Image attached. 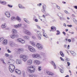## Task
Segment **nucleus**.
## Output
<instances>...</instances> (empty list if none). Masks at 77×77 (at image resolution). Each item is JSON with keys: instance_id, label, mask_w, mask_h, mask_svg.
Here are the masks:
<instances>
[{"instance_id": "16", "label": "nucleus", "mask_w": 77, "mask_h": 77, "mask_svg": "<svg viewBox=\"0 0 77 77\" xmlns=\"http://www.w3.org/2000/svg\"><path fill=\"white\" fill-rule=\"evenodd\" d=\"M32 63V60H29L27 61V65H31Z\"/></svg>"}, {"instance_id": "39", "label": "nucleus", "mask_w": 77, "mask_h": 77, "mask_svg": "<svg viewBox=\"0 0 77 77\" xmlns=\"http://www.w3.org/2000/svg\"><path fill=\"white\" fill-rule=\"evenodd\" d=\"M41 67L39 66L38 67V70L40 71L41 70Z\"/></svg>"}, {"instance_id": "64", "label": "nucleus", "mask_w": 77, "mask_h": 77, "mask_svg": "<svg viewBox=\"0 0 77 77\" xmlns=\"http://www.w3.org/2000/svg\"><path fill=\"white\" fill-rule=\"evenodd\" d=\"M37 5L38 6H41L42 4H41V3H39V4H38Z\"/></svg>"}, {"instance_id": "38", "label": "nucleus", "mask_w": 77, "mask_h": 77, "mask_svg": "<svg viewBox=\"0 0 77 77\" xmlns=\"http://www.w3.org/2000/svg\"><path fill=\"white\" fill-rule=\"evenodd\" d=\"M57 35H60V31L59 30H57Z\"/></svg>"}, {"instance_id": "47", "label": "nucleus", "mask_w": 77, "mask_h": 77, "mask_svg": "<svg viewBox=\"0 0 77 77\" xmlns=\"http://www.w3.org/2000/svg\"><path fill=\"white\" fill-rule=\"evenodd\" d=\"M60 59H61V60H62V61H63V62H64V61H65V60H64V59L62 58V57H60Z\"/></svg>"}, {"instance_id": "6", "label": "nucleus", "mask_w": 77, "mask_h": 77, "mask_svg": "<svg viewBox=\"0 0 77 77\" xmlns=\"http://www.w3.org/2000/svg\"><path fill=\"white\" fill-rule=\"evenodd\" d=\"M20 57L21 58H23V60L24 61V62H26L27 60V58L26 57V56L23 55H21L20 56Z\"/></svg>"}, {"instance_id": "19", "label": "nucleus", "mask_w": 77, "mask_h": 77, "mask_svg": "<svg viewBox=\"0 0 77 77\" xmlns=\"http://www.w3.org/2000/svg\"><path fill=\"white\" fill-rule=\"evenodd\" d=\"M51 63L54 66V69H56V66L54 63L53 61H51Z\"/></svg>"}, {"instance_id": "27", "label": "nucleus", "mask_w": 77, "mask_h": 77, "mask_svg": "<svg viewBox=\"0 0 77 77\" xmlns=\"http://www.w3.org/2000/svg\"><path fill=\"white\" fill-rule=\"evenodd\" d=\"M3 62V64L4 65H6V63L5 62V61H4V60H3L2 58H1L0 59Z\"/></svg>"}, {"instance_id": "55", "label": "nucleus", "mask_w": 77, "mask_h": 77, "mask_svg": "<svg viewBox=\"0 0 77 77\" xmlns=\"http://www.w3.org/2000/svg\"><path fill=\"white\" fill-rule=\"evenodd\" d=\"M74 8H75V9H77V6H73Z\"/></svg>"}, {"instance_id": "25", "label": "nucleus", "mask_w": 77, "mask_h": 77, "mask_svg": "<svg viewBox=\"0 0 77 77\" xmlns=\"http://www.w3.org/2000/svg\"><path fill=\"white\" fill-rule=\"evenodd\" d=\"M51 30H56V28L54 26H52L51 28Z\"/></svg>"}, {"instance_id": "17", "label": "nucleus", "mask_w": 77, "mask_h": 77, "mask_svg": "<svg viewBox=\"0 0 77 77\" xmlns=\"http://www.w3.org/2000/svg\"><path fill=\"white\" fill-rule=\"evenodd\" d=\"M70 53L73 56H75L76 55V53L73 51H71Z\"/></svg>"}, {"instance_id": "29", "label": "nucleus", "mask_w": 77, "mask_h": 77, "mask_svg": "<svg viewBox=\"0 0 77 77\" xmlns=\"http://www.w3.org/2000/svg\"><path fill=\"white\" fill-rule=\"evenodd\" d=\"M29 77H36V75H29Z\"/></svg>"}, {"instance_id": "12", "label": "nucleus", "mask_w": 77, "mask_h": 77, "mask_svg": "<svg viewBox=\"0 0 77 77\" xmlns=\"http://www.w3.org/2000/svg\"><path fill=\"white\" fill-rule=\"evenodd\" d=\"M21 26H22L21 24H19L17 25H14V27L15 28H19L20 27H21Z\"/></svg>"}, {"instance_id": "13", "label": "nucleus", "mask_w": 77, "mask_h": 77, "mask_svg": "<svg viewBox=\"0 0 77 77\" xmlns=\"http://www.w3.org/2000/svg\"><path fill=\"white\" fill-rule=\"evenodd\" d=\"M34 62L36 65H39L40 64V62L38 60H35Z\"/></svg>"}, {"instance_id": "45", "label": "nucleus", "mask_w": 77, "mask_h": 77, "mask_svg": "<svg viewBox=\"0 0 77 77\" xmlns=\"http://www.w3.org/2000/svg\"><path fill=\"white\" fill-rule=\"evenodd\" d=\"M60 17V20H63L64 19V18H63V17Z\"/></svg>"}, {"instance_id": "37", "label": "nucleus", "mask_w": 77, "mask_h": 77, "mask_svg": "<svg viewBox=\"0 0 77 77\" xmlns=\"http://www.w3.org/2000/svg\"><path fill=\"white\" fill-rule=\"evenodd\" d=\"M43 7L44 10H45L46 9V5H43Z\"/></svg>"}, {"instance_id": "51", "label": "nucleus", "mask_w": 77, "mask_h": 77, "mask_svg": "<svg viewBox=\"0 0 77 77\" xmlns=\"http://www.w3.org/2000/svg\"><path fill=\"white\" fill-rule=\"evenodd\" d=\"M23 49H22V48L18 49V51H23Z\"/></svg>"}, {"instance_id": "32", "label": "nucleus", "mask_w": 77, "mask_h": 77, "mask_svg": "<svg viewBox=\"0 0 77 77\" xmlns=\"http://www.w3.org/2000/svg\"><path fill=\"white\" fill-rule=\"evenodd\" d=\"M43 36H45V38H46V36H47V34H46L45 33L43 32Z\"/></svg>"}, {"instance_id": "33", "label": "nucleus", "mask_w": 77, "mask_h": 77, "mask_svg": "<svg viewBox=\"0 0 77 77\" xmlns=\"http://www.w3.org/2000/svg\"><path fill=\"white\" fill-rule=\"evenodd\" d=\"M10 45L11 46V47H14V44H13V43L12 42H10Z\"/></svg>"}, {"instance_id": "2", "label": "nucleus", "mask_w": 77, "mask_h": 77, "mask_svg": "<svg viewBox=\"0 0 77 77\" xmlns=\"http://www.w3.org/2000/svg\"><path fill=\"white\" fill-rule=\"evenodd\" d=\"M35 68H34V66H31L29 67L28 69V71L30 73H32L35 72Z\"/></svg>"}, {"instance_id": "23", "label": "nucleus", "mask_w": 77, "mask_h": 77, "mask_svg": "<svg viewBox=\"0 0 77 77\" xmlns=\"http://www.w3.org/2000/svg\"><path fill=\"white\" fill-rule=\"evenodd\" d=\"M23 37L25 38V39H27V40L29 39V37L28 36H24Z\"/></svg>"}, {"instance_id": "9", "label": "nucleus", "mask_w": 77, "mask_h": 77, "mask_svg": "<svg viewBox=\"0 0 77 77\" xmlns=\"http://www.w3.org/2000/svg\"><path fill=\"white\" fill-rule=\"evenodd\" d=\"M24 32L25 34H26L28 35H30V34H31L30 32L26 29L24 30Z\"/></svg>"}, {"instance_id": "28", "label": "nucleus", "mask_w": 77, "mask_h": 77, "mask_svg": "<svg viewBox=\"0 0 77 77\" xmlns=\"http://www.w3.org/2000/svg\"><path fill=\"white\" fill-rule=\"evenodd\" d=\"M73 21L74 23H75V24H77V21L75 19H73Z\"/></svg>"}, {"instance_id": "56", "label": "nucleus", "mask_w": 77, "mask_h": 77, "mask_svg": "<svg viewBox=\"0 0 77 77\" xmlns=\"http://www.w3.org/2000/svg\"><path fill=\"white\" fill-rule=\"evenodd\" d=\"M67 63L68 64V66H69L70 65V63L69 62H67Z\"/></svg>"}, {"instance_id": "15", "label": "nucleus", "mask_w": 77, "mask_h": 77, "mask_svg": "<svg viewBox=\"0 0 77 77\" xmlns=\"http://www.w3.org/2000/svg\"><path fill=\"white\" fill-rule=\"evenodd\" d=\"M46 72L48 75H54L53 73L48 71H46Z\"/></svg>"}, {"instance_id": "5", "label": "nucleus", "mask_w": 77, "mask_h": 77, "mask_svg": "<svg viewBox=\"0 0 77 77\" xmlns=\"http://www.w3.org/2000/svg\"><path fill=\"white\" fill-rule=\"evenodd\" d=\"M28 48L31 52H35V49L33 48L32 46H28Z\"/></svg>"}, {"instance_id": "20", "label": "nucleus", "mask_w": 77, "mask_h": 77, "mask_svg": "<svg viewBox=\"0 0 77 77\" xmlns=\"http://www.w3.org/2000/svg\"><path fill=\"white\" fill-rule=\"evenodd\" d=\"M16 20V18L14 17H11V21H14Z\"/></svg>"}, {"instance_id": "46", "label": "nucleus", "mask_w": 77, "mask_h": 77, "mask_svg": "<svg viewBox=\"0 0 77 77\" xmlns=\"http://www.w3.org/2000/svg\"><path fill=\"white\" fill-rule=\"evenodd\" d=\"M42 11L44 13V14H46V11L44 10H42Z\"/></svg>"}, {"instance_id": "21", "label": "nucleus", "mask_w": 77, "mask_h": 77, "mask_svg": "<svg viewBox=\"0 0 77 77\" xmlns=\"http://www.w3.org/2000/svg\"><path fill=\"white\" fill-rule=\"evenodd\" d=\"M16 18V20H17V21H19V22H20V21H21V18H20V17L18 16H17Z\"/></svg>"}, {"instance_id": "61", "label": "nucleus", "mask_w": 77, "mask_h": 77, "mask_svg": "<svg viewBox=\"0 0 77 77\" xmlns=\"http://www.w3.org/2000/svg\"><path fill=\"white\" fill-rule=\"evenodd\" d=\"M63 33L64 34V35H66V33L64 32H63Z\"/></svg>"}, {"instance_id": "31", "label": "nucleus", "mask_w": 77, "mask_h": 77, "mask_svg": "<svg viewBox=\"0 0 77 77\" xmlns=\"http://www.w3.org/2000/svg\"><path fill=\"white\" fill-rule=\"evenodd\" d=\"M1 4H2V5H5L6 4V2L5 1L2 2L1 3Z\"/></svg>"}, {"instance_id": "62", "label": "nucleus", "mask_w": 77, "mask_h": 77, "mask_svg": "<svg viewBox=\"0 0 77 77\" xmlns=\"http://www.w3.org/2000/svg\"><path fill=\"white\" fill-rule=\"evenodd\" d=\"M66 62H68V61H69V59H68V58H66Z\"/></svg>"}, {"instance_id": "60", "label": "nucleus", "mask_w": 77, "mask_h": 77, "mask_svg": "<svg viewBox=\"0 0 77 77\" xmlns=\"http://www.w3.org/2000/svg\"><path fill=\"white\" fill-rule=\"evenodd\" d=\"M68 41L69 42H71V40L70 39H68Z\"/></svg>"}, {"instance_id": "14", "label": "nucleus", "mask_w": 77, "mask_h": 77, "mask_svg": "<svg viewBox=\"0 0 77 77\" xmlns=\"http://www.w3.org/2000/svg\"><path fill=\"white\" fill-rule=\"evenodd\" d=\"M15 72L18 74H21V71L19 70L18 69H16Z\"/></svg>"}, {"instance_id": "18", "label": "nucleus", "mask_w": 77, "mask_h": 77, "mask_svg": "<svg viewBox=\"0 0 77 77\" xmlns=\"http://www.w3.org/2000/svg\"><path fill=\"white\" fill-rule=\"evenodd\" d=\"M16 63L17 64H20V63H21V62L19 60H17Z\"/></svg>"}, {"instance_id": "30", "label": "nucleus", "mask_w": 77, "mask_h": 77, "mask_svg": "<svg viewBox=\"0 0 77 77\" xmlns=\"http://www.w3.org/2000/svg\"><path fill=\"white\" fill-rule=\"evenodd\" d=\"M60 55L61 56H62L63 57L64 56V54H63V53L62 52L60 51Z\"/></svg>"}, {"instance_id": "52", "label": "nucleus", "mask_w": 77, "mask_h": 77, "mask_svg": "<svg viewBox=\"0 0 77 77\" xmlns=\"http://www.w3.org/2000/svg\"><path fill=\"white\" fill-rule=\"evenodd\" d=\"M23 77H25V72H23Z\"/></svg>"}, {"instance_id": "43", "label": "nucleus", "mask_w": 77, "mask_h": 77, "mask_svg": "<svg viewBox=\"0 0 77 77\" xmlns=\"http://www.w3.org/2000/svg\"><path fill=\"white\" fill-rule=\"evenodd\" d=\"M56 6L57 9H58V10H60V7L57 6V5H56Z\"/></svg>"}, {"instance_id": "36", "label": "nucleus", "mask_w": 77, "mask_h": 77, "mask_svg": "<svg viewBox=\"0 0 77 77\" xmlns=\"http://www.w3.org/2000/svg\"><path fill=\"white\" fill-rule=\"evenodd\" d=\"M58 16L60 17H63V14L61 13H60L58 15Z\"/></svg>"}, {"instance_id": "35", "label": "nucleus", "mask_w": 77, "mask_h": 77, "mask_svg": "<svg viewBox=\"0 0 77 77\" xmlns=\"http://www.w3.org/2000/svg\"><path fill=\"white\" fill-rule=\"evenodd\" d=\"M3 39H4V38L3 37H0V42H1V41H2Z\"/></svg>"}, {"instance_id": "57", "label": "nucleus", "mask_w": 77, "mask_h": 77, "mask_svg": "<svg viewBox=\"0 0 77 77\" xmlns=\"http://www.w3.org/2000/svg\"><path fill=\"white\" fill-rule=\"evenodd\" d=\"M38 38L39 39H41V37L39 36H38Z\"/></svg>"}, {"instance_id": "63", "label": "nucleus", "mask_w": 77, "mask_h": 77, "mask_svg": "<svg viewBox=\"0 0 77 77\" xmlns=\"http://www.w3.org/2000/svg\"><path fill=\"white\" fill-rule=\"evenodd\" d=\"M45 16H48V15H49V14L48 13H46L45 14Z\"/></svg>"}, {"instance_id": "11", "label": "nucleus", "mask_w": 77, "mask_h": 77, "mask_svg": "<svg viewBox=\"0 0 77 77\" xmlns=\"http://www.w3.org/2000/svg\"><path fill=\"white\" fill-rule=\"evenodd\" d=\"M36 47L38 48V49H42L43 47H42V46L41 45V44L37 43L36 45Z\"/></svg>"}, {"instance_id": "58", "label": "nucleus", "mask_w": 77, "mask_h": 77, "mask_svg": "<svg viewBox=\"0 0 77 77\" xmlns=\"http://www.w3.org/2000/svg\"><path fill=\"white\" fill-rule=\"evenodd\" d=\"M26 23L28 24H30V22H29V21H28L27 20L26 21Z\"/></svg>"}, {"instance_id": "40", "label": "nucleus", "mask_w": 77, "mask_h": 77, "mask_svg": "<svg viewBox=\"0 0 77 77\" xmlns=\"http://www.w3.org/2000/svg\"><path fill=\"white\" fill-rule=\"evenodd\" d=\"M20 42L23 44L25 42V41L22 39V40H21V41Z\"/></svg>"}, {"instance_id": "22", "label": "nucleus", "mask_w": 77, "mask_h": 77, "mask_svg": "<svg viewBox=\"0 0 77 77\" xmlns=\"http://www.w3.org/2000/svg\"><path fill=\"white\" fill-rule=\"evenodd\" d=\"M19 7L21 9H24L25 8L23 6H22V5L21 4H19Z\"/></svg>"}, {"instance_id": "44", "label": "nucleus", "mask_w": 77, "mask_h": 77, "mask_svg": "<svg viewBox=\"0 0 77 77\" xmlns=\"http://www.w3.org/2000/svg\"><path fill=\"white\" fill-rule=\"evenodd\" d=\"M8 7H9V8H12L13 6L12 5H8Z\"/></svg>"}, {"instance_id": "34", "label": "nucleus", "mask_w": 77, "mask_h": 77, "mask_svg": "<svg viewBox=\"0 0 77 77\" xmlns=\"http://www.w3.org/2000/svg\"><path fill=\"white\" fill-rule=\"evenodd\" d=\"M21 40H22L21 38H19L17 39V42H21Z\"/></svg>"}, {"instance_id": "26", "label": "nucleus", "mask_w": 77, "mask_h": 77, "mask_svg": "<svg viewBox=\"0 0 77 77\" xmlns=\"http://www.w3.org/2000/svg\"><path fill=\"white\" fill-rule=\"evenodd\" d=\"M30 44H32V45H33V46H34V47H35V43L33 42H30Z\"/></svg>"}, {"instance_id": "50", "label": "nucleus", "mask_w": 77, "mask_h": 77, "mask_svg": "<svg viewBox=\"0 0 77 77\" xmlns=\"http://www.w3.org/2000/svg\"><path fill=\"white\" fill-rule=\"evenodd\" d=\"M67 26H68V27H72V25H67Z\"/></svg>"}, {"instance_id": "53", "label": "nucleus", "mask_w": 77, "mask_h": 77, "mask_svg": "<svg viewBox=\"0 0 77 77\" xmlns=\"http://www.w3.org/2000/svg\"><path fill=\"white\" fill-rule=\"evenodd\" d=\"M60 72L61 73H63V70L62 69H60Z\"/></svg>"}, {"instance_id": "24", "label": "nucleus", "mask_w": 77, "mask_h": 77, "mask_svg": "<svg viewBox=\"0 0 77 77\" xmlns=\"http://www.w3.org/2000/svg\"><path fill=\"white\" fill-rule=\"evenodd\" d=\"M6 23H4V24H2L1 26V27L2 28H3V29L4 28H5L6 26Z\"/></svg>"}, {"instance_id": "7", "label": "nucleus", "mask_w": 77, "mask_h": 77, "mask_svg": "<svg viewBox=\"0 0 77 77\" xmlns=\"http://www.w3.org/2000/svg\"><path fill=\"white\" fill-rule=\"evenodd\" d=\"M8 41L7 39H5L3 41V42H2V44L4 45H5L8 44Z\"/></svg>"}, {"instance_id": "59", "label": "nucleus", "mask_w": 77, "mask_h": 77, "mask_svg": "<svg viewBox=\"0 0 77 77\" xmlns=\"http://www.w3.org/2000/svg\"><path fill=\"white\" fill-rule=\"evenodd\" d=\"M5 30H9V28H6L5 29Z\"/></svg>"}, {"instance_id": "1", "label": "nucleus", "mask_w": 77, "mask_h": 77, "mask_svg": "<svg viewBox=\"0 0 77 77\" xmlns=\"http://www.w3.org/2000/svg\"><path fill=\"white\" fill-rule=\"evenodd\" d=\"M13 32L14 33L11 34L10 36L11 38H18V35L17 34V30H16L13 29Z\"/></svg>"}, {"instance_id": "54", "label": "nucleus", "mask_w": 77, "mask_h": 77, "mask_svg": "<svg viewBox=\"0 0 77 77\" xmlns=\"http://www.w3.org/2000/svg\"><path fill=\"white\" fill-rule=\"evenodd\" d=\"M36 26L38 27V29H41V27H40V26H38L37 25H36Z\"/></svg>"}, {"instance_id": "10", "label": "nucleus", "mask_w": 77, "mask_h": 77, "mask_svg": "<svg viewBox=\"0 0 77 77\" xmlns=\"http://www.w3.org/2000/svg\"><path fill=\"white\" fill-rule=\"evenodd\" d=\"M5 15L8 18H9L11 17V14H10V13L8 11L5 12Z\"/></svg>"}, {"instance_id": "8", "label": "nucleus", "mask_w": 77, "mask_h": 77, "mask_svg": "<svg viewBox=\"0 0 77 77\" xmlns=\"http://www.w3.org/2000/svg\"><path fill=\"white\" fill-rule=\"evenodd\" d=\"M13 62H14V60L10 59L8 61V64L9 65H11L12 63H13Z\"/></svg>"}, {"instance_id": "49", "label": "nucleus", "mask_w": 77, "mask_h": 77, "mask_svg": "<svg viewBox=\"0 0 77 77\" xmlns=\"http://www.w3.org/2000/svg\"><path fill=\"white\" fill-rule=\"evenodd\" d=\"M64 12H65V13H66V14H69V13L68 12V11H64Z\"/></svg>"}, {"instance_id": "3", "label": "nucleus", "mask_w": 77, "mask_h": 77, "mask_svg": "<svg viewBox=\"0 0 77 77\" xmlns=\"http://www.w3.org/2000/svg\"><path fill=\"white\" fill-rule=\"evenodd\" d=\"M9 65L10 66L9 67V69L10 71L11 72H14V70L15 69V66L12 64H10Z\"/></svg>"}, {"instance_id": "42", "label": "nucleus", "mask_w": 77, "mask_h": 77, "mask_svg": "<svg viewBox=\"0 0 77 77\" xmlns=\"http://www.w3.org/2000/svg\"><path fill=\"white\" fill-rule=\"evenodd\" d=\"M5 56H6V57H9V54H5Z\"/></svg>"}, {"instance_id": "48", "label": "nucleus", "mask_w": 77, "mask_h": 77, "mask_svg": "<svg viewBox=\"0 0 77 77\" xmlns=\"http://www.w3.org/2000/svg\"><path fill=\"white\" fill-rule=\"evenodd\" d=\"M7 51L9 53H11V51L9 50V49H8Z\"/></svg>"}, {"instance_id": "4", "label": "nucleus", "mask_w": 77, "mask_h": 77, "mask_svg": "<svg viewBox=\"0 0 77 77\" xmlns=\"http://www.w3.org/2000/svg\"><path fill=\"white\" fill-rule=\"evenodd\" d=\"M32 57L33 58H38V59H40V58H41V56L38 54H32Z\"/></svg>"}, {"instance_id": "41", "label": "nucleus", "mask_w": 77, "mask_h": 77, "mask_svg": "<svg viewBox=\"0 0 77 77\" xmlns=\"http://www.w3.org/2000/svg\"><path fill=\"white\" fill-rule=\"evenodd\" d=\"M37 33L38 34V35H41V32H40V31H38L37 32Z\"/></svg>"}]
</instances>
